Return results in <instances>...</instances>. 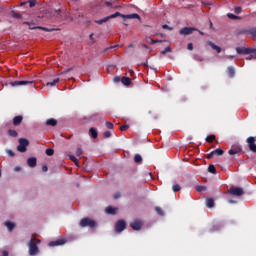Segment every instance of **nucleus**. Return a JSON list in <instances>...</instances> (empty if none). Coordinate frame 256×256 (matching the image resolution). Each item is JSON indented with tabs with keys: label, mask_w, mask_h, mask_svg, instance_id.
Here are the masks:
<instances>
[{
	"label": "nucleus",
	"mask_w": 256,
	"mask_h": 256,
	"mask_svg": "<svg viewBox=\"0 0 256 256\" xmlns=\"http://www.w3.org/2000/svg\"><path fill=\"white\" fill-rule=\"evenodd\" d=\"M117 17H122L123 21H125V19H138L141 23V16H139V14H122L121 12H115L114 14L106 16L100 20H96L95 23H97V25H103V23H107L110 19H117Z\"/></svg>",
	"instance_id": "1"
},
{
	"label": "nucleus",
	"mask_w": 256,
	"mask_h": 256,
	"mask_svg": "<svg viewBox=\"0 0 256 256\" xmlns=\"http://www.w3.org/2000/svg\"><path fill=\"white\" fill-rule=\"evenodd\" d=\"M39 243H41L40 239L31 238V240L28 243L29 255L35 256L39 253V247L37 246L39 245Z\"/></svg>",
	"instance_id": "2"
},
{
	"label": "nucleus",
	"mask_w": 256,
	"mask_h": 256,
	"mask_svg": "<svg viewBox=\"0 0 256 256\" xmlns=\"http://www.w3.org/2000/svg\"><path fill=\"white\" fill-rule=\"evenodd\" d=\"M63 13L65 15V17H68L69 15V12H67V10H61V9H58V10H48L46 12V17H48V19H52V17H60V18H63Z\"/></svg>",
	"instance_id": "3"
},
{
	"label": "nucleus",
	"mask_w": 256,
	"mask_h": 256,
	"mask_svg": "<svg viewBox=\"0 0 256 256\" xmlns=\"http://www.w3.org/2000/svg\"><path fill=\"white\" fill-rule=\"evenodd\" d=\"M79 226L84 227H90V229H95L97 227V222L95 220H92L91 218H83L81 219Z\"/></svg>",
	"instance_id": "4"
},
{
	"label": "nucleus",
	"mask_w": 256,
	"mask_h": 256,
	"mask_svg": "<svg viewBox=\"0 0 256 256\" xmlns=\"http://www.w3.org/2000/svg\"><path fill=\"white\" fill-rule=\"evenodd\" d=\"M24 25H28L30 30L41 29V31H47L48 33H51V31H60L59 28H47L42 26H35V24L31 22H24Z\"/></svg>",
	"instance_id": "5"
},
{
	"label": "nucleus",
	"mask_w": 256,
	"mask_h": 256,
	"mask_svg": "<svg viewBox=\"0 0 256 256\" xmlns=\"http://www.w3.org/2000/svg\"><path fill=\"white\" fill-rule=\"evenodd\" d=\"M236 51L239 55H254L256 57V49L253 48H245V47H237Z\"/></svg>",
	"instance_id": "6"
},
{
	"label": "nucleus",
	"mask_w": 256,
	"mask_h": 256,
	"mask_svg": "<svg viewBox=\"0 0 256 256\" xmlns=\"http://www.w3.org/2000/svg\"><path fill=\"white\" fill-rule=\"evenodd\" d=\"M27 147H29V140L26 138L19 139V145L17 146V151L20 153H25L27 151Z\"/></svg>",
	"instance_id": "7"
},
{
	"label": "nucleus",
	"mask_w": 256,
	"mask_h": 256,
	"mask_svg": "<svg viewBox=\"0 0 256 256\" xmlns=\"http://www.w3.org/2000/svg\"><path fill=\"white\" fill-rule=\"evenodd\" d=\"M229 195H233L234 197H241L243 195V188L241 187H236V186H232L229 190H228Z\"/></svg>",
	"instance_id": "8"
},
{
	"label": "nucleus",
	"mask_w": 256,
	"mask_h": 256,
	"mask_svg": "<svg viewBox=\"0 0 256 256\" xmlns=\"http://www.w3.org/2000/svg\"><path fill=\"white\" fill-rule=\"evenodd\" d=\"M127 227V223L124 220H118L115 224V231L116 233H121L122 231H125Z\"/></svg>",
	"instance_id": "9"
},
{
	"label": "nucleus",
	"mask_w": 256,
	"mask_h": 256,
	"mask_svg": "<svg viewBox=\"0 0 256 256\" xmlns=\"http://www.w3.org/2000/svg\"><path fill=\"white\" fill-rule=\"evenodd\" d=\"M246 143L248 145V148L252 153H256V144H255V137L250 136L246 139Z\"/></svg>",
	"instance_id": "10"
},
{
	"label": "nucleus",
	"mask_w": 256,
	"mask_h": 256,
	"mask_svg": "<svg viewBox=\"0 0 256 256\" xmlns=\"http://www.w3.org/2000/svg\"><path fill=\"white\" fill-rule=\"evenodd\" d=\"M104 5H106V7H111V9H121L122 7L119 0L105 1Z\"/></svg>",
	"instance_id": "11"
},
{
	"label": "nucleus",
	"mask_w": 256,
	"mask_h": 256,
	"mask_svg": "<svg viewBox=\"0 0 256 256\" xmlns=\"http://www.w3.org/2000/svg\"><path fill=\"white\" fill-rule=\"evenodd\" d=\"M10 85L12 87H21L22 85H33V81L31 80L14 81V82H10Z\"/></svg>",
	"instance_id": "12"
},
{
	"label": "nucleus",
	"mask_w": 256,
	"mask_h": 256,
	"mask_svg": "<svg viewBox=\"0 0 256 256\" xmlns=\"http://www.w3.org/2000/svg\"><path fill=\"white\" fill-rule=\"evenodd\" d=\"M223 153H225V151H223V149L217 148L216 150H213L212 152H210L207 155V159H213L215 156L221 157V155H223Z\"/></svg>",
	"instance_id": "13"
},
{
	"label": "nucleus",
	"mask_w": 256,
	"mask_h": 256,
	"mask_svg": "<svg viewBox=\"0 0 256 256\" xmlns=\"http://www.w3.org/2000/svg\"><path fill=\"white\" fill-rule=\"evenodd\" d=\"M130 227H132L134 231H141L143 222H141V220H135L134 222L130 223Z\"/></svg>",
	"instance_id": "14"
},
{
	"label": "nucleus",
	"mask_w": 256,
	"mask_h": 256,
	"mask_svg": "<svg viewBox=\"0 0 256 256\" xmlns=\"http://www.w3.org/2000/svg\"><path fill=\"white\" fill-rule=\"evenodd\" d=\"M244 35H250L252 39H256V27H253L251 29H244L241 31Z\"/></svg>",
	"instance_id": "15"
},
{
	"label": "nucleus",
	"mask_w": 256,
	"mask_h": 256,
	"mask_svg": "<svg viewBox=\"0 0 256 256\" xmlns=\"http://www.w3.org/2000/svg\"><path fill=\"white\" fill-rule=\"evenodd\" d=\"M193 31H197V29H195L193 27H184V28L180 29L179 33H180V35H191L193 33Z\"/></svg>",
	"instance_id": "16"
},
{
	"label": "nucleus",
	"mask_w": 256,
	"mask_h": 256,
	"mask_svg": "<svg viewBox=\"0 0 256 256\" xmlns=\"http://www.w3.org/2000/svg\"><path fill=\"white\" fill-rule=\"evenodd\" d=\"M65 239H58L56 241L49 242V247H59V245H65Z\"/></svg>",
	"instance_id": "17"
},
{
	"label": "nucleus",
	"mask_w": 256,
	"mask_h": 256,
	"mask_svg": "<svg viewBox=\"0 0 256 256\" xmlns=\"http://www.w3.org/2000/svg\"><path fill=\"white\" fill-rule=\"evenodd\" d=\"M242 148L241 146H232L231 149L228 151L230 155H237L238 153H241Z\"/></svg>",
	"instance_id": "18"
},
{
	"label": "nucleus",
	"mask_w": 256,
	"mask_h": 256,
	"mask_svg": "<svg viewBox=\"0 0 256 256\" xmlns=\"http://www.w3.org/2000/svg\"><path fill=\"white\" fill-rule=\"evenodd\" d=\"M207 45H209V47L214 49V51H216L217 53H221V47L215 45V43H213L212 41H207Z\"/></svg>",
	"instance_id": "19"
},
{
	"label": "nucleus",
	"mask_w": 256,
	"mask_h": 256,
	"mask_svg": "<svg viewBox=\"0 0 256 256\" xmlns=\"http://www.w3.org/2000/svg\"><path fill=\"white\" fill-rule=\"evenodd\" d=\"M206 207H208V209H213V207H215V200L213 198H207Z\"/></svg>",
	"instance_id": "20"
},
{
	"label": "nucleus",
	"mask_w": 256,
	"mask_h": 256,
	"mask_svg": "<svg viewBox=\"0 0 256 256\" xmlns=\"http://www.w3.org/2000/svg\"><path fill=\"white\" fill-rule=\"evenodd\" d=\"M145 40H146V43H149L150 45H155V43H163V40H154L150 36H147Z\"/></svg>",
	"instance_id": "21"
},
{
	"label": "nucleus",
	"mask_w": 256,
	"mask_h": 256,
	"mask_svg": "<svg viewBox=\"0 0 256 256\" xmlns=\"http://www.w3.org/2000/svg\"><path fill=\"white\" fill-rule=\"evenodd\" d=\"M27 163L32 168L37 167V158L35 157L28 158Z\"/></svg>",
	"instance_id": "22"
},
{
	"label": "nucleus",
	"mask_w": 256,
	"mask_h": 256,
	"mask_svg": "<svg viewBox=\"0 0 256 256\" xmlns=\"http://www.w3.org/2000/svg\"><path fill=\"white\" fill-rule=\"evenodd\" d=\"M21 123H23V116H16L13 119V125H15L16 127L21 125Z\"/></svg>",
	"instance_id": "23"
},
{
	"label": "nucleus",
	"mask_w": 256,
	"mask_h": 256,
	"mask_svg": "<svg viewBox=\"0 0 256 256\" xmlns=\"http://www.w3.org/2000/svg\"><path fill=\"white\" fill-rule=\"evenodd\" d=\"M105 212L108 215H115L117 213V208H113L112 206H108V207H106Z\"/></svg>",
	"instance_id": "24"
},
{
	"label": "nucleus",
	"mask_w": 256,
	"mask_h": 256,
	"mask_svg": "<svg viewBox=\"0 0 256 256\" xmlns=\"http://www.w3.org/2000/svg\"><path fill=\"white\" fill-rule=\"evenodd\" d=\"M121 83L126 85V87H129V85H131V78L123 76L121 78Z\"/></svg>",
	"instance_id": "25"
},
{
	"label": "nucleus",
	"mask_w": 256,
	"mask_h": 256,
	"mask_svg": "<svg viewBox=\"0 0 256 256\" xmlns=\"http://www.w3.org/2000/svg\"><path fill=\"white\" fill-rule=\"evenodd\" d=\"M46 125H48L50 127H55V126H57V120L54 118H50L46 121Z\"/></svg>",
	"instance_id": "26"
},
{
	"label": "nucleus",
	"mask_w": 256,
	"mask_h": 256,
	"mask_svg": "<svg viewBox=\"0 0 256 256\" xmlns=\"http://www.w3.org/2000/svg\"><path fill=\"white\" fill-rule=\"evenodd\" d=\"M227 73H228L229 77H231V78L235 77V68L233 66H229L227 68Z\"/></svg>",
	"instance_id": "27"
},
{
	"label": "nucleus",
	"mask_w": 256,
	"mask_h": 256,
	"mask_svg": "<svg viewBox=\"0 0 256 256\" xmlns=\"http://www.w3.org/2000/svg\"><path fill=\"white\" fill-rule=\"evenodd\" d=\"M117 47H119V44L107 47L102 52H100V54L105 55V53H109V51H111V49H117Z\"/></svg>",
	"instance_id": "28"
},
{
	"label": "nucleus",
	"mask_w": 256,
	"mask_h": 256,
	"mask_svg": "<svg viewBox=\"0 0 256 256\" xmlns=\"http://www.w3.org/2000/svg\"><path fill=\"white\" fill-rule=\"evenodd\" d=\"M5 226L7 227L8 231H13L15 229V223L13 222H5Z\"/></svg>",
	"instance_id": "29"
},
{
	"label": "nucleus",
	"mask_w": 256,
	"mask_h": 256,
	"mask_svg": "<svg viewBox=\"0 0 256 256\" xmlns=\"http://www.w3.org/2000/svg\"><path fill=\"white\" fill-rule=\"evenodd\" d=\"M89 133H90V135L93 139H97L98 133H97V130L95 128H90Z\"/></svg>",
	"instance_id": "30"
},
{
	"label": "nucleus",
	"mask_w": 256,
	"mask_h": 256,
	"mask_svg": "<svg viewBox=\"0 0 256 256\" xmlns=\"http://www.w3.org/2000/svg\"><path fill=\"white\" fill-rule=\"evenodd\" d=\"M208 172H209V173H212L213 175H215V173H217V168H215V165L210 164V165L208 166Z\"/></svg>",
	"instance_id": "31"
},
{
	"label": "nucleus",
	"mask_w": 256,
	"mask_h": 256,
	"mask_svg": "<svg viewBox=\"0 0 256 256\" xmlns=\"http://www.w3.org/2000/svg\"><path fill=\"white\" fill-rule=\"evenodd\" d=\"M69 159H70V161H73V163H74V165H76V167H79V160L74 155H69Z\"/></svg>",
	"instance_id": "32"
},
{
	"label": "nucleus",
	"mask_w": 256,
	"mask_h": 256,
	"mask_svg": "<svg viewBox=\"0 0 256 256\" xmlns=\"http://www.w3.org/2000/svg\"><path fill=\"white\" fill-rule=\"evenodd\" d=\"M58 82H59V78H56L52 82H47L46 85L48 87H55V85H57Z\"/></svg>",
	"instance_id": "33"
},
{
	"label": "nucleus",
	"mask_w": 256,
	"mask_h": 256,
	"mask_svg": "<svg viewBox=\"0 0 256 256\" xmlns=\"http://www.w3.org/2000/svg\"><path fill=\"white\" fill-rule=\"evenodd\" d=\"M215 139H216L215 135L211 134V135L206 137V142L207 143H213Z\"/></svg>",
	"instance_id": "34"
},
{
	"label": "nucleus",
	"mask_w": 256,
	"mask_h": 256,
	"mask_svg": "<svg viewBox=\"0 0 256 256\" xmlns=\"http://www.w3.org/2000/svg\"><path fill=\"white\" fill-rule=\"evenodd\" d=\"M155 211L158 215H160L161 217H163V215H165V212H163V209H161V207L156 206L155 207Z\"/></svg>",
	"instance_id": "35"
},
{
	"label": "nucleus",
	"mask_w": 256,
	"mask_h": 256,
	"mask_svg": "<svg viewBox=\"0 0 256 256\" xmlns=\"http://www.w3.org/2000/svg\"><path fill=\"white\" fill-rule=\"evenodd\" d=\"M135 163H143V157H141L139 154H136L134 157Z\"/></svg>",
	"instance_id": "36"
},
{
	"label": "nucleus",
	"mask_w": 256,
	"mask_h": 256,
	"mask_svg": "<svg viewBox=\"0 0 256 256\" xmlns=\"http://www.w3.org/2000/svg\"><path fill=\"white\" fill-rule=\"evenodd\" d=\"M54 154H55V150H53L52 148L46 149V155H48V157H52V155Z\"/></svg>",
	"instance_id": "37"
},
{
	"label": "nucleus",
	"mask_w": 256,
	"mask_h": 256,
	"mask_svg": "<svg viewBox=\"0 0 256 256\" xmlns=\"http://www.w3.org/2000/svg\"><path fill=\"white\" fill-rule=\"evenodd\" d=\"M172 191H174V193H177L178 191H181V186L179 184H175L172 186Z\"/></svg>",
	"instance_id": "38"
},
{
	"label": "nucleus",
	"mask_w": 256,
	"mask_h": 256,
	"mask_svg": "<svg viewBox=\"0 0 256 256\" xmlns=\"http://www.w3.org/2000/svg\"><path fill=\"white\" fill-rule=\"evenodd\" d=\"M8 135L10 137H17L18 133L15 130L10 129V130H8Z\"/></svg>",
	"instance_id": "39"
},
{
	"label": "nucleus",
	"mask_w": 256,
	"mask_h": 256,
	"mask_svg": "<svg viewBox=\"0 0 256 256\" xmlns=\"http://www.w3.org/2000/svg\"><path fill=\"white\" fill-rule=\"evenodd\" d=\"M195 189L198 192L207 191V187L206 186H196Z\"/></svg>",
	"instance_id": "40"
},
{
	"label": "nucleus",
	"mask_w": 256,
	"mask_h": 256,
	"mask_svg": "<svg viewBox=\"0 0 256 256\" xmlns=\"http://www.w3.org/2000/svg\"><path fill=\"white\" fill-rule=\"evenodd\" d=\"M12 17H14V19H21V14L15 11H12Z\"/></svg>",
	"instance_id": "41"
},
{
	"label": "nucleus",
	"mask_w": 256,
	"mask_h": 256,
	"mask_svg": "<svg viewBox=\"0 0 256 256\" xmlns=\"http://www.w3.org/2000/svg\"><path fill=\"white\" fill-rule=\"evenodd\" d=\"M166 53H171V47H166L164 50L161 51L162 55H165Z\"/></svg>",
	"instance_id": "42"
},
{
	"label": "nucleus",
	"mask_w": 256,
	"mask_h": 256,
	"mask_svg": "<svg viewBox=\"0 0 256 256\" xmlns=\"http://www.w3.org/2000/svg\"><path fill=\"white\" fill-rule=\"evenodd\" d=\"M103 137H104L105 139H109V137H111V131H105V132L103 133Z\"/></svg>",
	"instance_id": "43"
},
{
	"label": "nucleus",
	"mask_w": 256,
	"mask_h": 256,
	"mask_svg": "<svg viewBox=\"0 0 256 256\" xmlns=\"http://www.w3.org/2000/svg\"><path fill=\"white\" fill-rule=\"evenodd\" d=\"M76 155H77V157H81V155H83V149L77 148L76 149Z\"/></svg>",
	"instance_id": "44"
},
{
	"label": "nucleus",
	"mask_w": 256,
	"mask_h": 256,
	"mask_svg": "<svg viewBox=\"0 0 256 256\" xmlns=\"http://www.w3.org/2000/svg\"><path fill=\"white\" fill-rule=\"evenodd\" d=\"M162 29H167L168 31H173V27L167 25V24H163L162 25Z\"/></svg>",
	"instance_id": "45"
},
{
	"label": "nucleus",
	"mask_w": 256,
	"mask_h": 256,
	"mask_svg": "<svg viewBox=\"0 0 256 256\" xmlns=\"http://www.w3.org/2000/svg\"><path fill=\"white\" fill-rule=\"evenodd\" d=\"M195 61H205V58H203V56H199V55H196L195 56Z\"/></svg>",
	"instance_id": "46"
},
{
	"label": "nucleus",
	"mask_w": 256,
	"mask_h": 256,
	"mask_svg": "<svg viewBox=\"0 0 256 256\" xmlns=\"http://www.w3.org/2000/svg\"><path fill=\"white\" fill-rule=\"evenodd\" d=\"M234 11H235V13H237L239 15V13H241V11H243V8L237 6V7H235Z\"/></svg>",
	"instance_id": "47"
},
{
	"label": "nucleus",
	"mask_w": 256,
	"mask_h": 256,
	"mask_svg": "<svg viewBox=\"0 0 256 256\" xmlns=\"http://www.w3.org/2000/svg\"><path fill=\"white\" fill-rule=\"evenodd\" d=\"M228 17H229V19H239L238 16H236L235 14H231V13H228Z\"/></svg>",
	"instance_id": "48"
},
{
	"label": "nucleus",
	"mask_w": 256,
	"mask_h": 256,
	"mask_svg": "<svg viewBox=\"0 0 256 256\" xmlns=\"http://www.w3.org/2000/svg\"><path fill=\"white\" fill-rule=\"evenodd\" d=\"M129 129V125H122L120 127V131H127Z\"/></svg>",
	"instance_id": "49"
},
{
	"label": "nucleus",
	"mask_w": 256,
	"mask_h": 256,
	"mask_svg": "<svg viewBox=\"0 0 256 256\" xmlns=\"http://www.w3.org/2000/svg\"><path fill=\"white\" fill-rule=\"evenodd\" d=\"M107 129H113L114 125L111 122H106Z\"/></svg>",
	"instance_id": "50"
},
{
	"label": "nucleus",
	"mask_w": 256,
	"mask_h": 256,
	"mask_svg": "<svg viewBox=\"0 0 256 256\" xmlns=\"http://www.w3.org/2000/svg\"><path fill=\"white\" fill-rule=\"evenodd\" d=\"M6 153H8L10 157H13L15 155V152H13V150H6Z\"/></svg>",
	"instance_id": "51"
},
{
	"label": "nucleus",
	"mask_w": 256,
	"mask_h": 256,
	"mask_svg": "<svg viewBox=\"0 0 256 256\" xmlns=\"http://www.w3.org/2000/svg\"><path fill=\"white\" fill-rule=\"evenodd\" d=\"M113 81L114 83H119L121 81V77L115 76Z\"/></svg>",
	"instance_id": "52"
},
{
	"label": "nucleus",
	"mask_w": 256,
	"mask_h": 256,
	"mask_svg": "<svg viewBox=\"0 0 256 256\" xmlns=\"http://www.w3.org/2000/svg\"><path fill=\"white\" fill-rule=\"evenodd\" d=\"M42 171H43L44 173H47V172L49 171V168L47 167V165H43V166H42Z\"/></svg>",
	"instance_id": "53"
},
{
	"label": "nucleus",
	"mask_w": 256,
	"mask_h": 256,
	"mask_svg": "<svg viewBox=\"0 0 256 256\" xmlns=\"http://www.w3.org/2000/svg\"><path fill=\"white\" fill-rule=\"evenodd\" d=\"M70 71H73V68H68L65 71L62 72V75H67Z\"/></svg>",
	"instance_id": "54"
},
{
	"label": "nucleus",
	"mask_w": 256,
	"mask_h": 256,
	"mask_svg": "<svg viewBox=\"0 0 256 256\" xmlns=\"http://www.w3.org/2000/svg\"><path fill=\"white\" fill-rule=\"evenodd\" d=\"M35 0H30L29 1V5H30V7L32 8V7H35Z\"/></svg>",
	"instance_id": "55"
},
{
	"label": "nucleus",
	"mask_w": 256,
	"mask_h": 256,
	"mask_svg": "<svg viewBox=\"0 0 256 256\" xmlns=\"http://www.w3.org/2000/svg\"><path fill=\"white\" fill-rule=\"evenodd\" d=\"M187 49L189 51H193V43H189L188 46H187Z\"/></svg>",
	"instance_id": "56"
},
{
	"label": "nucleus",
	"mask_w": 256,
	"mask_h": 256,
	"mask_svg": "<svg viewBox=\"0 0 256 256\" xmlns=\"http://www.w3.org/2000/svg\"><path fill=\"white\" fill-rule=\"evenodd\" d=\"M89 37H90L91 41H93V43H95L94 34H93V33H91V34L89 35Z\"/></svg>",
	"instance_id": "57"
},
{
	"label": "nucleus",
	"mask_w": 256,
	"mask_h": 256,
	"mask_svg": "<svg viewBox=\"0 0 256 256\" xmlns=\"http://www.w3.org/2000/svg\"><path fill=\"white\" fill-rule=\"evenodd\" d=\"M142 49H149V51H151V48H149V46H147L146 44H142Z\"/></svg>",
	"instance_id": "58"
},
{
	"label": "nucleus",
	"mask_w": 256,
	"mask_h": 256,
	"mask_svg": "<svg viewBox=\"0 0 256 256\" xmlns=\"http://www.w3.org/2000/svg\"><path fill=\"white\" fill-rule=\"evenodd\" d=\"M120 197H121V195H119V194L114 195V199H119Z\"/></svg>",
	"instance_id": "59"
},
{
	"label": "nucleus",
	"mask_w": 256,
	"mask_h": 256,
	"mask_svg": "<svg viewBox=\"0 0 256 256\" xmlns=\"http://www.w3.org/2000/svg\"><path fill=\"white\" fill-rule=\"evenodd\" d=\"M228 203L233 204V203H237V201H235V200H228Z\"/></svg>",
	"instance_id": "60"
},
{
	"label": "nucleus",
	"mask_w": 256,
	"mask_h": 256,
	"mask_svg": "<svg viewBox=\"0 0 256 256\" xmlns=\"http://www.w3.org/2000/svg\"><path fill=\"white\" fill-rule=\"evenodd\" d=\"M125 21H127V19L124 20L123 25H125V27H128L129 24L127 22H125Z\"/></svg>",
	"instance_id": "61"
},
{
	"label": "nucleus",
	"mask_w": 256,
	"mask_h": 256,
	"mask_svg": "<svg viewBox=\"0 0 256 256\" xmlns=\"http://www.w3.org/2000/svg\"><path fill=\"white\" fill-rule=\"evenodd\" d=\"M210 28L213 29V22L210 21Z\"/></svg>",
	"instance_id": "62"
},
{
	"label": "nucleus",
	"mask_w": 256,
	"mask_h": 256,
	"mask_svg": "<svg viewBox=\"0 0 256 256\" xmlns=\"http://www.w3.org/2000/svg\"><path fill=\"white\" fill-rule=\"evenodd\" d=\"M20 5H21V6L27 5V2H22Z\"/></svg>",
	"instance_id": "63"
},
{
	"label": "nucleus",
	"mask_w": 256,
	"mask_h": 256,
	"mask_svg": "<svg viewBox=\"0 0 256 256\" xmlns=\"http://www.w3.org/2000/svg\"><path fill=\"white\" fill-rule=\"evenodd\" d=\"M128 47H133V44H130Z\"/></svg>",
	"instance_id": "64"
}]
</instances>
